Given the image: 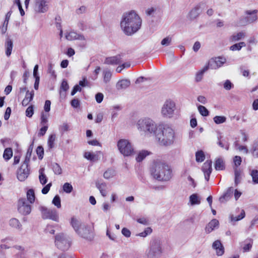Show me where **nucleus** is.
Masks as SVG:
<instances>
[{
  "mask_svg": "<svg viewBox=\"0 0 258 258\" xmlns=\"http://www.w3.org/2000/svg\"><path fill=\"white\" fill-rule=\"evenodd\" d=\"M81 87L79 85H76L71 92V95L74 96L78 91L81 92Z\"/></svg>",
  "mask_w": 258,
  "mask_h": 258,
  "instance_id": "774afa93",
  "label": "nucleus"
},
{
  "mask_svg": "<svg viewBox=\"0 0 258 258\" xmlns=\"http://www.w3.org/2000/svg\"><path fill=\"white\" fill-rule=\"evenodd\" d=\"M103 81L105 84L108 83L111 80L112 73L109 70H104L103 71Z\"/></svg>",
  "mask_w": 258,
  "mask_h": 258,
  "instance_id": "c9c22d12",
  "label": "nucleus"
},
{
  "mask_svg": "<svg viewBox=\"0 0 258 258\" xmlns=\"http://www.w3.org/2000/svg\"><path fill=\"white\" fill-rule=\"evenodd\" d=\"M137 127L139 131L143 132L146 135L156 136L158 129L157 123L150 118H143L137 122Z\"/></svg>",
  "mask_w": 258,
  "mask_h": 258,
  "instance_id": "20e7f679",
  "label": "nucleus"
},
{
  "mask_svg": "<svg viewBox=\"0 0 258 258\" xmlns=\"http://www.w3.org/2000/svg\"><path fill=\"white\" fill-rule=\"evenodd\" d=\"M30 172L29 163L26 162H23V164L17 171V178L20 181H24L27 178L30 174Z\"/></svg>",
  "mask_w": 258,
  "mask_h": 258,
  "instance_id": "f8f14e48",
  "label": "nucleus"
},
{
  "mask_svg": "<svg viewBox=\"0 0 258 258\" xmlns=\"http://www.w3.org/2000/svg\"><path fill=\"white\" fill-rule=\"evenodd\" d=\"M9 225L14 229L18 231L22 230V225L19 220L16 218H13L9 220Z\"/></svg>",
  "mask_w": 258,
  "mask_h": 258,
  "instance_id": "4be33fe9",
  "label": "nucleus"
},
{
  "mask_svg": "<svg viewBox=\"0 0 258 258\" xmlns=\"http://www.w3.org/2000/svg\"><path fill=\"white\" fill-rule=\"evenodd\" d=\"M213 120L216 124H221L226 121V118L224 116H216Z\"/></svg>",
  "mask_w": 258,
  "mask_h": 258,
  "instance_id": "de8ad7c7",
  "label": "nucleus"
},
{
  "mask_svg": "<svg viewBox=\"0 0 258 258\" xmlns=\"http://www.w3.org/2000/svg\"><path fill=\"white\" fill-rule=\"evenodd\" d=\"M150 172L154 178L159 181H168L172 177V170L170 166L160 160L153 162Z\"/></svg>",
  "mask_w": 258,
  "mask_h": 258,
  "instance_id": "f03ea898",
  "label": "nucleus"
},
{
  "mask_svg": "<svg viewBox=\"0 0 258 258\" xmlns=\"http://www.w3.org/2000/svg\"><path fill=\"white\" fill-rule=\"evenodd\" d=\"M152 232V229L151 227H147L145 228L144 231L142 232L137 234V236H140L142 237H146L147 236L150 235Z\"/></svg>",
  "mask_w": 258,
  "mask_h": 258,
  "instance_id": "c03bdc74",
  "label": "nucleus"
},
{
  "mask_svg": "<svg viewBox=\"0 0 258 258\" xmlns=\"http://www.w3.org/2000/svg\"><path fill=\"white\" fill-rule=\"evenodd\" d=\"M52 203L57 208H60L61 207L60 198L58 195H56L54 197L52 201Z\"/></svg>",
  "mask_w": 258,
  "mask_h": 258,
  "instance_id": "09e8293b",
  "label": "nucleus"
},
{
  "mask_svg": "<svg viewBox=\"0 0 258 258\" xmlns=\"http://www.w3.org/2000/svg\"><path fill=\"white\" fill-rule=\"evenodd\" d=\"M102 154L101 151L97 152L96 153L90 152H86L84 153V157L91 161H96L99 160L98 154Z\"/></svg>",
  "mask_w": 258,
  "mask_h": 258,
  "instance_id": "aec40b11",
  "label": "nucleus"
},
{
  "mask_svg": "<svg viewBox=\"0 0 258 258\" xmlns=\"http://www.w3.org/2000/svg\"><path fill=\"white\" fill-rule=\"evenodd\" d=\"M234 189L232 187L228 188L227 191L219 198L221 203H224L228 201L232 196Z\"/></svg>",
  "mask_w": 258,
  "mask_h": 258,
  "instance_id": "412c9836",
  "label": "nucleus"
},
{
  "mask_svg": "<svg viewBox=\"0 0 258 258\" xmlns=\"http://www.w3.org/2000/svg\"><path fill=\"white\" fill-rule=\"evenodd\" d=\"M50 0H34L33 10L37 13H45L49 9Z\"/></svg>",
  "mask_w": 258,
  "mask_h": 258,
  "instance_id": "1a4fd4ad",
  "label": "nucleus"
},
{
  "mask_svg": "<svg viewBox=\"0 0 258 258\" xmlns=\"http://www.w3.org/2000/svg\"><path fill=\"white\" fill-rule=\"evenodd\" d=\"M162 241L158 238L153 239L150 242V247L147 253L148 258H159L163 252Z\"/></svg>",
  "mask_w": 258,
  "mask_h": 258,
  "instance_id": "39448f33",
  "label": "nucleus"
},
{
  "mask_svg": "<svg viewBox=\"0 0 258 258\" xmlns=\"http://www.w3.org/2000/svg\"><path fill=\"white\" fill-rule=\"evenodd\" d=\"M250 175L252 178V181L254 183L258 184V170H252L251 171Z\"/></svg>",
  "mask_w": 258,
  "mask_h": 258,
  "instance_id": "603ef678",
  "label": "nucleus"
},
{
  "mask_svg": "<svg viewBox=\"0 0 258 258\" xmlns=\"http://www.w3.org/2000/svg\"><path fill=\"white\" fill-rule=\"evenodd\" d=\"M160 130L161 131L155 136L159 145L165 147L172 145L175 138L174 131L168 125H164Z\"/></svg>",
  "mask_w": 258,
  "mask_h": 258,
  "instance_id": "7ed1b4c3",
  "label": "nucleus"
},
{
  "mask_svg": "<svg viewBox=\"0 0 258 258\" xmlns=\"http://www.w3.org/2000/svg\"><path fill=\"white\" fill-rule=\"evenodd\" d=\"M233 86V85L229 80H227L224 84V88L226 90H230Z\"/></svg>",
  "mask_w": 258,
  "mask_h": 258,
  "instance_id": "e2e57ef3",
  "label": "nucleus"
},
{
  "mask_svg": "<svg viewBox=\"0 0 258 258\" xmlns=\"http://www.w3.org/2000/svg\"><path fill=\"white\" fill-rule=\"evenodd\" d=\"M52 169L55 174L59 175L62 173V170L57 163H54L52 165Z\"/></svg>",
  "mask_w": 258,
  "mask_h": 258,
  "instance_id": "864d4df0",
  "label": "nucleus"
},
{
  "mask_svg": "<svg viewBox=\"0 0 258 258\" xmlns=\"http://www.w3.org/2000/svg\"><path fill=\"white\" fill-rule=\"evenodd\" d=\"M96 186L97 188L99 190L100 194L103 197H105L107 195V192L106 190V185L105 183H96Z\"/></svg>",
  "mask_w": 258,
  "mask_h": 258,
  "instance_id": "e433bc0d",
  "label": "nucleus"
},
{
  "mask_svg": "<svg viewBox=\"0 0 258 258\" xmlns=\"http://www.w3.org/2000/svg\"><path fill=\"white\" fill-rule=\"evenodd\" d=\"M219 221L214 219L211 220L205 227V231L207 233L211 232L215 228L218 227Z\"/></svg>",
  "mask_w": 258,
  "mask_h": 258,
  "instance_id": "393cba45",
  "label": "nucleus"
},
{
  "mask_svg": "<svg viewBox=\"0 0 258 258\" xmlns=\"http://www.w3.org/2000/svg\"><path fill=\"white\" fill-rule=\"evenodd\" d=\"M39 210L41 212L43 219H49L54 221H58V215L56 210L48 209L43 206H40Z\"/></svg>",
  "mask_w": 258,
  "mask_h": 258,
  "instance_id": "9b49d317",
  "label": "nucleus"
},
{
  "mask_svg": "<svg viewBox=\"0 0 258 258\" xmlns=\"http://www.w3.org/2000/svg\"><path fill=\"white\" fill-rule=\"evenodd\" d=\"M69 86L67 81L66 80H63L60 87V95L61 96L62 95H64L65 92H66L69 89Z\"/></svg>",
  "mask_w": 258,
  "mask_h": 258,
  "instance_id": "4c0bfd02",
  "label": "nucleus"
},
{
  "mask_svg": "<svg viewBox=\"0 0 258 258\" xmlns=\"http://www.w3.org/2000/svg\"><path fill=\"white\" fill-rule=\"evenodd\" d=\"M62 189L64 192L67 194H70L73 191V187L70 183L66 182L63 185Z\"/></svg>",
  "mask_w": 258,
  "mask_h": 258,
  "instance_id": "49530a36",
  "label": "nucleus"
},
{
  "mask_svg": "<svg viewBox=\"0 0 258 258\" xmlns=\"http://www.w3.org/2000/svg\"><path fill=\"white\" fill-rule=\"evenodd\" d=\"M175 110V104L174 101L171 100H166L163 105L161 108L162 115L166 118L173 117Z\"/></svg>",
  "mask_w": 258,
  "mask_h": 258,
  "instance_id": "6e6552de",
  "label": "nucleus"
},
{
  "mask_svg": "<svg viewBox=\"0 0 258 258\" xmlns=\"http://www.w3.org/2000/svg\"><path fill=\"white\" fill-rule=\"evenodd\" d=\"M17 209L20 214L26 216L30 214L32 207L25 198H21L18 201Z\"/></svg>",
  "mask_w": 258,
  "mask_h": 258,
  "instance_id": "9d476101",
  "label": "nucleus"
},
{
  "mask_svg": "<svg viewBox=\"0 0 258 258\" xmlns=\"http://www.w3.org/2000/svg\"><path fill=\"white\" fill-rule=\"evenodd\" d=\"M257 10H247L245 13L247 15L246 17L241 19V23L243 25H246L248 23H251L255 21L257 19Z\"/></svg>",
  "mask_w": 258,
  "mask_h": 258,
  "instance_id": "2eb2a0df",
  "label": "nucleus"
},
{
  "mask_svg": "<svg viewBox=\"0 0 258 258\" xmlns=\"http://www.w3.org/2000/svg\"><path fill=\"white\" fill-rule=\"evenodd\" d=\"M34 96V92L33 90L31 91H27L25 98L22 101V105L23 106H27L29 103L33 100Z\"/></svg>",
  "mask_w": 258,
  "mask_h": 258,
  "instance_id": "6ab92c4d",
  "label": "nucleus"
},
{
  "mask_svg": "<svg viewBox=\"0 0 258 258\" xmlns=\"http://www.w3.org/2000/svg\"><path fill=\"white\" fill-rule=\"evenodd\" d=\"M246 44L244 42H240L232 45L230 46V49L232 51L240 50L242 47H245Z\"/></svg>",
  "mask_w": 258,
  "mask_h": 258,
  "instance_id": "a19ab883",
  "label": "nucleus"
},
{
  "mask_svg": "<svg viewBox=\"0 0 258 258\" xmlns=\"http://www.w3.org/2000/svg\"><path fill=\"white\" fill-rule=\"evenodd\" d=\"M151 154L147 150H142L140 151L136 157V161L138 162H140L142 161L147 156Z\"/></svg>",
  "mask_w": 258,
  "mask_h": 258,
  "instance_id": "c756f323",
  "label": "nucleus"
},
{
  "mask_svg": "<svg viewBox=\"0 0 258 258\" xmlns=\"http://www.w3.org/2000/svg\"><path fill=\"white\" fill-rule=\"evenodd\" d=\"M13 156V151L11 148H6L4 152L3 157L6 160H9Z\"/></svg>",
  "mask_w": 258,
  "mask_h": 258,
  "instance_id": "ea45409f",
  "label": "nucleus"
},
{
  "mask_svg": "<svg viewBox=\"0 0 258 258\" xmlns=\"http://www.w3.org/2000/svg\"><path fill=\"white\" fill-rule=\"evenodd\" d=\"M121 62V57L120 55H116L107 57L105 60V63L108 64H117Z\"/></svg>",
  "mask_w": 258,
  "mask_h": 258,
  "instance_id": "b1692460",
  "label": "nucleus"
},
{
  "mask_svg": "<svg viewBox=\"0 0 258 258\" xmlns=\"http://www.w3.org/2000/svg\"><path fill=\"white\" fill-rule=\"evenodd\" d=\"M55 244L61 250H67L71 246V239L63 233H59L55 236Z\"/></svg>",
  "mask_w": 258,
  "mask_h": 258,
  "instance_id": "0eeeda50",
  "label": "nucleus"
},
{
  "mask_svg": "<svg viewBox=\"0 0 258 258\" xmlns=\"http://www.w3.org/2000/svg\"><path fill=\"white\" fill-rule=\"evenodd\" d=\"M71 224L77 233L80 229L81 226H83V225L78 220L74 217L72 218L71 219Z\"/></svg>",
  "mask_w": 258,
  "mask_h": 258,
  "instance_id": "7c9ffc66",
  "label": "nucleus"
},
{
  "mask_svg": "<svg viewBox=\"0 0 258 258\" xmlns=\"http://www.w3.org/2000/svg\"><path fill=\"white\" fill-rule=\"evenodd\" d=\"M103 94L101 93H98L95 95L96 101L97 103H100L103 99Z\"/></svg>",
  "mask_w": 258,
  "mask_h": 258,
  "instance_id": "69168bd1",
  "label": "nucleus"
},
{
  "mask_svg": "<svg viewBox=\"0 0 258 258\" xmlns=\"http://www.w3.org/2000/svg\"><path fill=\"white\" fill-rule=\"evenodd\" d=\"M65 37L67 40L70 41L77 39L84 40L85 39L83 35L73 31L66 33Z\"/></svg>",
  "mask_w": 258,
  "mask_h": 258,
  "instance_id": "f3484780",
  "label": "nucleus"
},
{
  "mask_svg": "<svg viewBox=\"0 0 258 258\" xmlns=\"http://www.w3.org/2000/svg\"><path fill=\"white\" fill-rule=\"evenodd\" d=\"M117 146L120 153L124 156H130L134 154V149L127 140L120 139L117 142Z\"/></svg>",
  "mask_w": 258,
  "mask_h": 258,
  "instance_id": "423d86ee",
  "label": "nucleus"
},
{
  "mask_svg": "<svg viewBox=\"0 0 258 258\" xmlns=\"http://www.w3.org/2000/svg\"><path fill=\"white\" fill-rule=\"evenodd\" d=\"M245 36V33L243 32H239L234 33L230 37V41L232 42H236L241 40Z\"/></svg>",
  "mask_w": 258,
  "mask_h": 258,
  "instance_id": "cd10ccee",
  "label": "nucleus"
},
{
  "mask_svg": "<svg viewBox=\"0 0 258 258\" xmlns=\"http://www.w3.org/2000/svg\"><path fill=\"white\" fill-rule=\"evenodd\" d=\"M52 185V183H49L47 185H46L42 189L41 192L43 194L45 195L47 194L50 190V187Z\"/></svg>",
  "mask_w": 258,
  "mask_h": 258,
  "instance_id": "0e129e2a",
  "label": "nucleus"
},
{
  "mask_svg": "<svg viewBox=\"0 0 258 258\" xmlns=\"http://www.w3.org/2000/svg\"><path fill=\"white\" fill-rule=\"evenodd\" d=\"M208 70V67L206 66H205L202 70L198 72L196 74L195 81L196 82H200L203 79L204 73L206 72Z\"/></svg>",
  "mask_w": 258,
  "mask_h": 258,
  "instance_id": "473e14b6",
  "label": "nucleus"
},
{
  "mask_svg": "<svg viewBox=\"0 0 258 258\" xmlns=\"http://www.w3.org/2000/svg\"><path fill=\"white\" fill-rule=\"evenodd\" d=\"M13 46V44L12 40L8 38L5 43L6 54L8 57H9L12 53Z\"/></svg>",
  "mask_w": 258,
  "mask_h": 258,
  "instance_id": "a878e982",
  "label": "nucleus"
},
{
  "mask_svg": "<svg viewBox=\"0 0 258 258\" xmlns=\"http://www.w3.org/2000/svg\"><path fill=\"white\" fill-rule=\"evenodd\" d=\"M48 73L50 74L54 78L56 77L55 71L53 69V65L52 63H49L48 66Z\"/></svg>",
  "mask_w": 258,
  "mask_h": 258,
  "instance_id": "680f3d73",
  "label": "nucleus"
},
{
  "mask_svg": "<svg viewBox=\"0 0 258 258\" xmlns=\"http://www.w3.org/2000/svg\"><path fill=\"white\" fill-rule=\"evenodd\" d=\"M245 214L243 210H242L240 215L238 216L234 217L233 215L231 216V220L232 222H236L242 219L245 217Z\"/></svg>",
  "mask_w": 258,
  "mask_h": 258,
  "instance_id": "a18cd8bd",
  "label": "nucleus"
},
{
  "mask_svg": "<svg viewBox=\"0 0 258 258\" xmlns=\"http://www.w3.org/2000/svg\"><path fill=\"white\" fill-rule=\"evenodd\" d=\"M131 85V82L128 79H122L117 82L116 88L117 90L125 89Z\"/></svg>",
  "mask_w": 258,
  "mask_h": 258,
  "instance_id": "5701e85b",
  "label": "nucleus"
},
{
  "mask_svg": "<svg viewBox=\"0 0 258 258\" xmlns=\"http://www.w3.org/2000/svg\"><path fill=\"white\" fill-rule=\"evenodd\" d=\"M114 175V171L112 169L106 170L103 174L104 177L106 179H109Z\"/></svg>",
  "mask_w": 258,
  "mask_h": 258,
  "instance_id": "6e6d98bb",
  "label": "nucleus"
},
{
  "mask_svg": "<svg viewBox=\"0 0 258 258\" xmlns=\"http://www.w3.org/2000/svg\"><path fill=\"white\" fill-rule=\"evenodd\" d=\"M36 153L38 156L39 159L41 160L43 158L44 154L43 148L41 146H38L36 149Z\"/></svg>",
  "mask_w": 258,
  "mask_h": 258,
  "instance_id": "4d7b16f0",
  "label": "nucleus"
},
{
  "mask_svg": "<svg viewBox=\"0 0 258 258\" xmlns=\"http://www.w3.org/2000/svg\"><path fill=\"white\" fill-rule=\"evenodd\" d=\"M34 106L33 105L29 106L26 110V116L30 118L34 114Z\"/></svg>",
  "mask_w": 258,
  "mask_h": 258,
  "instance_id": "3c124183",
  "label": "nucleus"
},
{
  "mask_svg": "<svg viewBox=\"0 0 258 258\" xmlns=\"http://www.w3.org/2000/svg\"><path fill=\"white\" fill-rule=\"evenodd\" d=\"M200 8L199 6H196L193 8L188 14V17L192 20L197 18L200 13Z\"/></svg>",
  "mask_w": 258,
  "mask_h": 258,
  "instance_id": "c85d7f7f",
  "label": "nucleus"
},
{
  "mask_svg": "<svg viewBox=\"0 0 258 258\" xmlns=\"http://www.w3.org/2000/svg\"><path fill=\"white\" fill-rule=\"evenodd\" d=\"M235 148L239 151H243L245 153H248V150L246 146L239 145L237 142H235Z\"/></svg>",
  "mask_w": 258,
  "mask_h": 258,
  "instance_id": "052dcab7",
  "label": "nucleus"
},
{
  "mask_svg": "<svg viewBox=\"0 0 258 258\" xmlns=\"http://www.w3.org/2000/svg\"><path fill=\"white\" fill-rule=\"evenodd\" d=\"M212 247L216 250L217 255L221 256L224 254V248L220 240L215 241L212 244Z\"/></svg>",
  "mask_w": 258,
  "mask_h": 258,
  "instance_id": "a211bd4d",
  "label": "nucleus"
},
{
  "mask_svg": "<svg viewBox=\"0 0 258 258\" xmlns=\"http://www.w3.org/2000/svg\"><path fill=\"white\" fill-rule=\"evenodd\" d=\"M93 229L92 226L83 224V226H81L77 234L84 238L91 240L94 235Z\"/></svg>",
  "mask_w": 258,
  "mask_h": 258,
  "instance_id": "ddd939ff",
  "label": "nucleus"
},
{
  "mask_svg": "<svg viewBox=\"0 0 258 258\" xmlns=\"http://www.w3.org/2000/svg\"><path fill=\"white\" fill-rule=\"evenodd\" d=\"M56 136L55 134H52L49 136L48 140V146L49 149H52L54 147V142L55 141Z\"/></svg>",
  "mask_w": 258,
  "mask_h": 258,
  "instance_id": "79ce46f5",
  "label": "nucleus"
},
{
  "mask_svg": "<svg viewBox=\"0 0 258 258\" xmlns=\"http://www.w3.org/2000/svg\"><path fill=\"white\" fill-rule=\"evenodd\" d=\"M120 25L124 33L131 36L140 29L142 20L134 11H131L122 15Z\"/></svg>",
  "mask_w": 258,
  "mask_h": 258,
  "instance_id": "f257e3e1",
  "label": "nucleus"
},
{
  "mask_svg": "<svg viewBox=\"0 0 258 258\" xmlns=\"http://www.w3.org/2000/svg\"><path fill=\"white\" fill-rule=\"evenodd\" d=\"M27 201L30 203V204H33L35 202V195L34 190L33 189H29L27 192Z\"/></svg>",
  "mask_w": 258,
  "mask_h": 258,
  "instance_id": "2f4dec72",
  "label": "nucleus"
},
{
  "mask_svg": "<svg viewBox=\"0 0 258 258\" xmlns=\"http://www.w3.org/2000/svg\"><path fill=\"white\" fill-rule=\"evenodd\" d=\"M198 109L201 115L203 116H207L209 115V111L203 105L198 106Z\"/></svg>",
  "mask_w": 258,
  "mask_h": 258,
  "instance_id": "37998d69",
  "label": "nucleus"
},
{
  "mask_svg": "<svg viewBox=\"0 0 258 258\" xmlns=\"http://www.w3.org/2000/svg\"><path fill=\"white\" fill-rule=\"evenodd\" d=\"M205 159V155L202 150L198 151L196 153V160L197 162H202Z\"/></svg>",
  "mask_w": 258,
  "mask_h": 258,
  "instance_id": "58836bf2",
  "label": "nucleus"
},
{
  "mask_svg": "<svg viewBox=\"0 0 258 258\" xmlns=\"http://www.w3.org/2000/svg\"><path fill=\"white\" fill-rule=\"evenodd\" d=\"M235 174V184H238L240 181V175L241 171L240 170L238 169L237 168L235 169L234 171Z\"/></svg>",
  "mask_w": 258,
  "mask_h": 258,
  "instance_id": "8fccbe9b",
  "label": "nucleus"
},
{
  "mask_svg": "<svg viewBox=\"0 0 258 258\" xmlns=\"http://www.w3.org/2000/svg\"><path fill=\"white\" fill-rule=\"evenodd\" d=\"M51 101L50 100H46L44 106V110L45 112H48L50 110Z\"/></svg>",
  "mask_w": 258,
  "mask_h": 258,
  "instance_id": "338daca9",
  "label": "nucleus"
},
{
  "mask_svg": "<svg viewBox=\"0 0 258 258\" xmlns=\"http://www.w3.org/2000/svg\"><path fill=\"white\" fill-rule=\"evenodd\" d=\"M212 161L211 160L206 161L203 165L202 170L204 173L205 178L209 181L210 174L212 171Z\"/></svg>",
  "mask_w": 258,
  "mask_h": 258,
  "instance_id": "dca6fc26",
  "label": "nucleus"
},
{
  "mask_svg": "<svg viewBox=\"0 0 258 258\" xmlns=\"http://www.w3.org/2000/svg\"><path fill=\"white\" fill-rule=\"evenodd\" d=\"M44 169L41 168L39 170V179L40 182L42 184L44 185L47 182V178L45 174L44 173Z\"/></svg>",
  "mask_w": 258,
  "mask_h": 258,
  "instance_id": "72a5a7b5",
  "label": "nucleus"
},
{
  "mask_svg": "<svg viewBox=\"0 0 258 258\" xmlns=\"http://www.w3.org/2000/svg\"><path fill=\"white\" fill-rule=\"evenodd\" d=\"M215 168L216 170H223L225 169V162L222 158L220 157L216 159Z\"/></svg>",
  "mask_w": 258,
  "mask_h": 258,
  "instance_id": "bb28decb",
  "label": "nucleus"
},
{
  "mask_svg": "<svg viewBox=\"0 0 258 258\" xmlns=\"http://www.w3.org/2000/svg\"><path fill=\"white\" fill-rule=\"evenodd\" d=\"M226 61V59L224 57H218L211 58L206 66L208 69L216 70L222 67Z\"/></svg>",
  "mask_w": 258,
  "mask_h": 258,
  "instance_id": "4468645a",
  "label": "nucleus"
},
{
  "mask_svg": "<svg viewBox=\"0 0 258 258\" xmlns=\"http://www.w3.org/2000/svg\"><path fill=\"white\" fill-rule=\"evenodd\" d=\"M48 115L44 114L43 112L41 113V124L45 125L47 123Z\"/></svg>",
  "mask_w": 258,
  "mask_h": 258,
  "instance_id": "13d9d810",
  "label": "nucleus"
},
{
  "mask_svg": "<svg viewBox=\"0 0 258 258\" xmlns=\"http://www.w3.org/2000/svg\"><path fill=\"white\" fill-rule=\"evenodd\" d=\"M172 41L171 37L168 36L164 38L161 42V44L163 46H167L171 44Z\"/></svg>",
  "mask_w": 258,
  "mask_h": 258,
  "instance_id": "5fc2aeb1",
  "label": "nucleus"
},
{
  "mask_svg": "<svg viewBox=\"0 0 258 258\" xmlns=\"http://www.w3.org/2000/svg\"><path fill=\"white\" fill-rule=\"evenodd\" d=\"M71 105L73 108H78L80 105V101L77 98H74L71 101Z\"/></svg>",
  "mask_w": 258,
  "mask_h": 258,
  "instance_id": "bf43d9fd",
  "label": "nucleus"
},
{
  "mask_svg": "<svg viewBox=\"0 0 258 258\" xmlns=\"http://www.w3.org/2000/svg\"><path fill=\"white\" fill-rule=\"evenodd\" d=\"M189 202L191 205H199L201 203V200L196 194H194L189 197Z\"/></svg>",
  "mask_w": 258,
  "mask_h": 258,
  "instance_id": "f704fd0d",
  "label": "nucleus"
}]
</instances>
